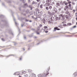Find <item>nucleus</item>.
<instances>
[{
  "instance_id": "1",
  "label": "nucleus",
  "mask_w": 77,
  "mask_h": 77,
  "mask_svg": "<svg viewBox=\"0 0 77 77\" xmlns=\"http://www.w3.org/2000/svg\"><path fill=\"white\" fill-rule=\"evenodd\" d=\"M49 73H48V72H47V73H44L42 74V75L40 76H41V77H45L47 76V75H48Z\"/></svg>"
},
{
  "instance_id": "2",
  "label": "nucleus",
  "mask_w": 77,
  "mask_h": 77,
  "mask_svg": "<svg viewBox=\"0 0 77 77\" xmlns=\"http://www.w3.org/2000/svg\"><path fill=\"white\" fill-rule=\"evenodd\" d=\"M2 21H3L4 22H5V23H6L5 26H7L8 25V22L6 21V20H2Z\"/></svg>"
},
{
  "instance_id": "3",
  "label": "nucleus",
  "mask_w": 77,
  "mask_h": 77,
  "mask_svg": "<svg viewBox=\"0 0 77 77\" xmlns=\"http://www.w3.org/2000/svg\"><path fill=\"white\" fill-rule=\"evenodd\" d=\"M73 75H74L75 77H77V72H75L74 73V74H73Z\"/></svg>"
},
{
  "instance_id": "4",
  "label": "nucleus",
  "mask_w": 77,
  "mask_h": 77,
  "mask_svg": "<svg viewBox=\"0 0 77 77\" xmlns=\"http://www.w3.org/2000/svg\"><path fill=\"white\" fill-rule=\"evenodd\" d=\"M5 16H3V15H0V18H3Z\"/></svg>"
},
{
  "instance_id": "5",
  "label": "nucleus",
  "mask_w": 77,
  "mask_h": 77,
  "mask_svg": "<svg viewBox=\"0 0 77 77\" xmlns=\"http://www.w3.org/2000/svg\"><path fill=\"white\" fill-rule=\"evenodd\" d=\"M18 31H19V33L17 35V36H18V35H20V34L21 33V32H20V28H19V27H18Z\"/></svg>"
},
{
  "instance_id": "6",
  "label": "nucleus",
  "mask_w": 77,
  "mask_h": 77,
  "mask_svg": "<svg viewBox=\"0 0 77 77\" xmlns=\"http://www.w3.org/2000/svg\"><path fill=\"white\" fill-rule=\"evenodd\" d=\"M14 21L15 24L16 25H17V24L18 25V23H17L16 21H15V18H14Z\"/></svg>"
},
{
  "instance_id": "7",
  "label": "nucleus",
  "mask_w": 77,
  "mask_h": 77,
  "mask_svg": "<svg viewBox=\"0 0 77 77\" xmlns=\"http://www.w3.org/2000/svg\"><path fill=\"white\" fill-rule=\"evenodd\" d=\"M26 13V14H28V13H29V9H27V10L26 11H25Z\"/></svg>"
},
{
  "instance_id": "8",
  "label": "nucleus",
  "mask_w": 77,
  "mask_h": 77,
  "mask_svg": "<svg viewBox=\"0 0 77 77\" xmlns=\"http://www.w3.org/2000/svg\"><path fill=\"white\" fill-rule=\"evenodd\" d=\"M38 13H40V15H42V14H43V11H41L40 12L38 11Z\"/></svg>"
},
{
  "instance_id": "9",
  "label": "nucleus",
  "mask_w": 77,
  "mask_h": 77,
  "mask_svg": "<svg viewBox=\"0 0 77 77\" xmlns=\"http://www.w3.org/2000/svg\"><path fill=\"white\" fill-rule=\"evenodd\" d=\"M20 18L21 20H25V18H26V17L23 18L22 17H21Z\"/></svg>"
},
{
  "instance_id": "10",
  "label": "nucleus",
  "mask_w": 77,
  "mask_h": 77,
  "mask_svg": "<svg viewBox=\"0 0 77 77\" xmlns=\"http://www.w3.org/2000/svg\"><path fill=\"white\" fill-rule=\"evenodd\" d=\"M57 8H54V12H55L56 11H57Z\"/></svg>"
},
{
  "instance_id": "11",
  "label": "nucleus",
  "mask_w": 77,
  "mask_h": 77,
  "mask_svg": "<svg viewBox=\"0 0 77 77\" xmlns=\"http://www.w3.org/2000/svg\"><path fill=\"white\" fill-rule=\"evenodd\" d=\"M50 19L51 20V21H53V17H51Z\"/></svg>"
},
{
  "instance_id": "12",
  "label": "nucleus",
  "mask_w": 77,
  "mask_h": 77,
  "mask_svg": "<svg viewBox=\"0 0 77 77\" xmlns=\"http://www.w3.org/2000/svg\"><path fill=\"white\" fill-rule=\"evenodd\" d=\"M36 2H35V1H33L32 2V5H34V4H36Z\"/></svg>"
},
{
  "instance_id": "13",
  "label": "nucleus",
  "mask_w": 77,
  "mask_h": 77,
  "mask_svg": "<svg viewBox=\"0 0 77 77\" xmlns=\"http://www.w3.org/2000/svg\"><path fill=\"white\" fill-rule=\"evenodd\" d=\"M56 5H57V6H59V5H60V4L59 2L57 3Z\"/></svg>"
},
{
  "instance_id": "14",
  "label": "nucleus",
  "mask_w": 77,
  "mask_h": 77,
  "mask_svg": "<svg viewBox=\"0 0 77 77\" xmlns=\"http://www.w3.org/2000/svg\"><path fill=\"white\" fill-rule=\"evenodd\" d=\"M28 72H31V70L30 69H28Z\"/></svg>"
},
{
  "instance_id": "15",
  "label": "nucleus",
  "mask_w": 77,
  "mask_h": 77,
  "mask_svg": "<svg viewBox=\"0 0 77 77\" xmlns=\"http://www.w3.org/2000/svg\"><path fill=\"white\" fill-rule=\"evenodd\" d=\"M60 5H63V2H60Z\"/></svg>"
},
{
  "instance_id": "16",
  "label": "nucleus",
  "mask_w": 77,
  "mask_h": 77,
  "mask_svg": "<svg viewBox=\"0 0 77 77\" xmlns=\"http://www.w3.org/2000/svg\"><path fill=\"white\" fill-rule=\"evenodd\" d=\"M67 25H69V26H71V23H67Z\"/></svg>"
},
{
  "instance_id": "17",
  "label": "nucleus",
  "mask_w": 77,
  "mask_h": 77,
  "mask_svg": "<svg viewBox=\"0 0 77 77\" xmlns=\"http://www.w3.org/2000/svg\"><path fill=\"white\" fill-rule=\"evenodd\" d=\"M65 7H66V9H68V5H66L65 6Z\"/></svg>"
},
{
  "instance_id": "18",
  "label": "nucleus",
  "mask_w": 77,
  "mask_h": 77,
  "mask_svg": "<svg viewBox=\"0 0 77 77\" xmlns=\"http://www.w3.org/2000/svg\"><path fill=\"white\" fill-rule=\"evenodd\" d=\"M46 2V3H49V2H50V0H47Z\"/></svg>"
},
{
  "instance_id": "19",
  "label": "nucleus",
  "mask_w": 77,
  "mask_h": 77,
  "mask_svg": "<svg viewBox=\"0 0 77 77\" xmlns=\"http://www.w3.org/2000/svg\"><path fill=\"white\" fill-rule=\"evenodd\" d=\"M2 40V41H5V40L4 39V38H3L1 39Z\"/></svg>"
},
{
  "instance_id": "20",
  "label": "nucleus",
  "mask_w": 77,
  "mask_h": 77,
  "mask_svg": "<svg viewBox=\"0 0 77 77\" xmlns=\"http://www.w3.org/2000/svg\"><path fill=\"white\" fill-rule=\"evenodd\" d=\"M71 3H72L73 5H75V3L74 2H71Z\"/></svg>"
},
{
  "instance_id": "21",
  "label": "nucleus",
  "mask_w": 77,
  "mask_h": 77,
  "mask_svg": "<svg viewBox=\"0 0 77 77\" xmlns=\"http://www.w3.org/2000/svg\"><path fill=\"white\" fill-rule=\"evenodd\" d=\"M56 31V28L55 27L54 28V29L53 30L54 31Z\"/></svg>"
},
{
  "instance_id": "22",
  "label": "nucleus",
  "mask_w": 77,
  "mask_h": 77,
  "mask_svg": "<svg viewBox=\"0 0 77 77\" xmlns=\"http://www.w3.org/2000/svg\"><path fill=\"white\" fill-rule=\"evenodd\" d=\"M42 5H41L40 6V8L41 9H42Z\"/></svg>"
},
{
  "instance_id": "23",
  "label": "nucleus",
  "mask_w": 77,
  "mask_h": 77,
  "mask_svg": "<svg viewBox=\"0 0 77 77\" xmlns=\"http://www.w3.org/2000/svg\"><path fill=\"white\" fill-rule=\"evenodd\" d=\"M52 8V7L50 6L49 7V9H51Z\"/></svg>"
},
{
  "instance_id": "24",
  "label": "nucleus",
  "mask_w": 77,
  "mask_h": 77,
  "mask_svg": "<svg viewBox=\"0 0 77 77\" xmlns=\"http://www.w3.org/2000/svg\"><path fill=\"white\" fill-rule=\"evenodd\" d=\"M75 27H77V26L76 25L72 27V28H75Z\"/></svg>"
},
{
  "instance_id": "25",
  "label": "nucleus",
  "mask_w": 77,
  "mask_h": 77,
  "mask_svg": "<svg viewBox=\"0 0 77 77\" xmlns=\"http://www.w3.org/2000/svg\"><path fill=\"white\" fill-rule=\"evenodd\" d=\"M61 20H62V21H63L64 20H65V17H63L61 19Z\"/></svg>"
},
{
  "instance_id": "26",
  "label": "nucleus",
  "mask_w": 77,
  "mask_h": 77,
  "mask_svg": "<svg viewBox=\"0 0 77 77\" xmlns=\"http://www.w3.org/2000/svg\"><path fill=\"white\" fill-rule=\"evenodd\" d=\"M56 20H58V19H59V17H57L56 18H55Z\"/></svg>"
},
{
  "instance_id": "27",
  "label": "nucleus",
  "mask_w": 77,
  "mask_h": 77,
  "mask_svg": "<svg viewBox=\"0 0 77 77\" xmlns=\"http://www.w3.org/2000/svg\"><path fill=\"white\" fill-rule=\"evenodd\" d=\"M44 28L45 29H47V28H48V27L47 26H45L44 27Z\"/></svg>"
},
{
  "instance_id": "28",
  "label": "nucleus",
  "mask_w": 77,
  "mask_h": 77,
  "mask_svg": "<svg viewBox=\"0 0 77 77\" xmlns=\"http://www.w3.org/2000/svg\"><path fill=\"white\" fill-rule=\"evenodd\" d=\"M10 33L11 34L13 35H14V34H13V33H12V32H10Z\"/></svg>"
},
{
  "instance_id": "29",
  "label": "nucleus",
  "mask_w": 77,
  "mask_h": 77,
  "mask_svg": "<svg viewBox=\"0 0 77 77\" xmlns=\"http://www.w3.org/2000/svg\"><path fill=\"white\" fill-rule=\"evenodd\" d=\"M46 10H48V7H46Z\"/></svg>"
},
{
  "instance_id": "30",
  "label": "nucleus",
  "mask_w": 77,
  "mask_h": 77,
  "mask_svg": "<svg viewBox=\"0 0 77 77\" xmlns=\"http://www.w3.org/2000/svg\"><path fill=\"white\" fill-rule=\"evenodd\" d=\"M22 2L23 3H25V2H24V0H22Z\"/></svg>"
},
{
  "instance_id": "31",
  "label": "nucleus",
  "mask_w": 77,
  "mask_h": 77,
  "mask_svg": "<svg viewBox=\"0 0 77 77\" xmlns=\"http://www.w3.org/2000/svg\"><path fill=\"white\" fill-rule=\"evenodd\" d=\"M60 17H63V14H61L60 15Z\"/></svg>"
},
{
  "instance_id": "32",
  "label": "nucleus",
  "mask_w": 77,
  "mask_h": 77,
  "mask_svg": "<svg viewBox=\"0 0 77 77\" xmlns=\"http://www.w3.org/2000/svg\"><path fill=\"white\" fill-rule=\"evenodd\" d=\"M69 7H71V4H69Z\"/></svg>"
},
{
  "instance_id": "33",
  "label": "nucleus",
  "mask_w": 77,
  "mask_h": 77,
  "mask_svg": "<svg viewBox=\"0 0 77 77\" xmlns=\"http://www.w3.org/2000/svg\"><path fill=\"white\" fill-rule=\"evenodd\" d=\"M56 30H60V29H59V28H57L56 29Z\"/></svg>"
},
{
  "instance_id": "34",
  "label": "nucleus",
  "mask_w": 77,
  "mask_h": 77,
  "mask_svg": "<svg viewBox=\"0 0 77 77\" xmlns=\"http://www.w3.org/2000/svg\"><path fill=\"white\" fill-rule=\"evenodd\" d=\"M68 2H66L65 3V5H68Z\"/></svg>"
},
{
  "instance_id": "35",
  "label": "nucleus",
  "mask_w": 77,
  "mask_h": 77,
  "mask_svg": "<svg viewBox=\"0 0 77 77\" xmlns=\"http://www.w3.org/2000/svg\"><path fill=\"white\" fill-rule=\"evenodd\" d=\"M40 18V17H36V18H35V20H36V19H37V18Z\"/></svg>"
},
{
  "instance_id": "36",
  "label": "nucleus",
  "mask_w": 77,
  "mask_h": 77,
  "mask_svg": "<svg viewBox=\"0 0 77 77\" xmlns=\"http://www.w3.org/2000/svg\"><path fill=\"white\" fill-rule=\"evenodd\" d=\"M71 3V1H69L68 2V3L69 4H70V3Z\"/></svg>"
},
{
  "instance_id": "37",
  "label": "nucleus",
  "mask_w": 77,
  "mask_h": 77,
  "mask_svg": "<svg viewBox=\"0 0 77 77\" xmlns=\"http://www.w3.org/2000/svg\"><path fill=\"white\" fill-rule=\"evenodd\" d=\"M55 13H57V10H56V11H55Z\"/></svg>"
},
{
  "instance_id": "38",
  "label": "nucleus",
  "mask_w": 77,
  "mask_h": 77,
  "mask_svg": "<svg viewBox=\"0 0 77 77\" xmlns=\"http://www.w3.org/2000/svg\"><path fill=\"white\" fill-rule=\"evenodd\" d=\"M48 31H45V32L46 33H48Z\"/></svg>"
},
{
  "instance_id": "39",
  "label": "nucleus",
  "mask_w": 77,
  "mask_h": 77,
  "mask_svg": "<svg viewBox=\"0 0 77 77\" xmlns=\"http://www.w3.org/2000/svg\"><path fill=\"white\" fill-rule=\"evenodd\" d=\"M26 73V71H23L22 72V73Z\"/></svg>"
},
{
  "instance_id": "40",
  "label": "nucleus",
  "mask_w": 77,
  "mask_h": 77,
  "mask_svg": "<svg viewBox=\"0 0 77 77\" xmlns=\"http://www.w3.org/2000/svg\"><path fill=\"white\" fill-rule=\"evenodd\" d=\"M42 24H40L39 25V26L40 27H42Z\"/></svg>"
},
{
  "instance_id": "41",
  "label": "nucleus",
  "mask_w": 77,
  "mask_h": 77,
  "mask_svg": "<svg viewBox=\"0 0 77 77\" xmlns=\"http://www.w3.org/2000/svg\"><path fill=\"white\" fill-rule=\"evenodd\" d=\"M27 5V3H26L24 5V6H26V5Z\"/></svg>"
},
{
  "instance_id": "42",
  "label": "nucleus",
  "mask_w": 77,
  "mask_h": 77,
  "mask_svg": "<svg viewBox=\"0 0 77 77\" xmlns=\"http://www.w3.org/2000/svg\"><path fill=\"white\" fill-rule=\"evenodd\" d=\"M25 21H27V22L29 21V20H27V19H26V20H25Z\"/></svg>"
},
{
  "instance_id": "43",
  "label": "nucleus",
  "mask_w": 77,
  "mask_h": 77,
  "mask_svg": "<svg viewBox=\"0 0 77 77\" xmlns=\"http://www.w3.org/2000/svg\"><path fill=\"white\" fill-rule=\"evenodd\" d=\"M29 37H30V38H31V37H32V35H30L29 36Z\"/></svg>"
},
{
  "instance_id": "44",
  "label": "nucleus",
  "mask_w": 77,
  "mask_h": 77,
  "mask_svg": "<svg viewBox=\"0 0 77 77\" xmlns=\"http://www.w3.org/2000/svg\"><path fill=\"white\" fill-rule=\"evenodd\" d=\"M66 25L65 24H63V26H66Z\"/></svg>"
},
{
  "instance_id": "45",
  "label": "nucleus",
  "mask_w": 77,
  "mask_h": 77,
  "mask_svg": "<svg viewBox=\"0 0 77 77\" xmlns=\"http://www.w3.org/2000/svg\"><path fill=\"white\" fill-rule=\"evenodd\" d=\"M2 5L3 6H5V4L3 3H2Z\"/></svg>"
},
{
  "instance_id": "46",
  "label": "nucleus",
  "mask_w": 77,
  "mask_h": 77,
  "mask_svg": "<svg viewBox=\"0 0 77 77\" xmlns=\"http://www.w3.org/2000/svg\"><path fill=\"white\" fill-rule=\"evenodd\" d=\"M65 2H66V1H64V2H63V3H65Z\"/></svg>"
},
{
  "instance_id": "47",
  "label": "nucleus",
  "mask_w": 77,
  "mask_h": 77,
  "mask_svg": "<svg viewBox=\"0 0 77 77\" xmlns=\"http://www.w3.org/2000/svg\"><path fill=\"white\" fill-rule=\"evenodd\" d=\"M36 33L37 35H39V32H36Z\"/></svg>"
},
{
  "instance_id": "48",
  "label": "nucleus",
  "mask_w": 77,
  "mask_h": 77,
  "mask_svg": "<svg viewBox=\"0 0 77 77\" xmlns=\"http://www.w3.org/2000/svg\"><path fill=\"white\" fill-rule=\"evenodd\" d=\"M32 30H33V31H34V30H35V29H32Z\"/></svg>"
},
{
  "instance_id": "49",
  "label": "nucleus",
  "mask_w": 77,
  "mask_h": 77,
  "mask_svg": "<svg viewBox=\"0 0 77 77\" xmlns=\"http://www.w3.org/2000/svg\"><path fill=\"white\" fill-rule=\"evenodd\" d=\"M16 72H15L13 74V75H16Z\"/></svg>"
},
{
  "instance_id": "50",
  "label": "nucleus",
  "mask_w": 77,
  "mask_h": 77,
  "mask_svg": "<svg viewBox=\"0 0 77 77\" xmlns=\"http://www.w3.org/2000/svg\"><path fill=\"white\" fill-rule=\"evenodd\" d=\"M23 15H24V16H25V15H26V14H23Z\"/></svg>"
},
{
  "instance_id": "51",
  "label": "nucleus",
  "mask_w": 77,
  "mask_h": 77,
  "mask_svg": "<svg viewBox=\"0 0 77 77\" xmlns=\"http://www.w3.org/2000/svg\"><path fill=\"white\" fill-rule=\"evenodd\" d=\"M40 43H41V42H39V43H37V45H39V44H40Z\"/></svg>"
},
{
  "instance_id": "52",
  "label": "nucleus",
  "mask_w": 77,
  "mask_h": 77,
  "mask_svg": "<svg viewBox=\"0 0 77 77\" xmlns=\"http://www.w3.org/2000/svg\"><path fill=\"white\" fill-rule=\"evenodd\" d=\"M64 23H65V22H62V24H64Z\"/></svg>"
},
{
  "instance_id": "53",
  "label": "nucleus",
  "mask_w": 77,
  "mask_h": 77,
  "mask_svg": "<svg viewBox=\"0 0 77 77\" xmlns=\"http://www.w3.org/2000/svg\"><path fill=\"white\" fill-rule=\"evenodd\" d=\"M73 11L75 12V10H73Z\"/></svg>"
},
{
  "instance_id": "54",
  "label": "nucleus",
  "mask_w": 77,
  "mask_h": 77,
  "mask_svg": "<svg viewBox=\"0 0 77 77\" xmlns=\"http://www.w3.org/2000/svg\"><path fill=\"white\" fill-rule=\"evenodd\" d=\"M14 45H16V43H14Z\"/></svg>"
},
{
  "instance_id": "55",
  "label": "nucleus",
  "mask_w": 77,
  "mask_h": 77,
  "mask_svg": "<svg viewBox=\"0 0 77 77\" xmlns=\"http://www.w3.org/2000/svg\"><path fill=\"white\" fill-rule=\"evenodd\" d=\"M59 11H61V8H59Z\"/></svg>"
},
{
  "instance_id": "56",
  "label": "nucleus",
  "mask_w": 77,
  "mask_h": 77,
  "mask_svg": "<svg viewBox=\"0 0 77 77\" xmlns=\"http://www.w3.org/2000/svg\"><path fill=\"white\" fill-rule=\"evenodd\" d=\"M29 8H31V7H30V5L28 7Z\"/></svg>"
},
{
  "instance_id": "57",
  "label": "nucleus",
  "mask_w": 77,
  "mask_h": 77,
  "mask_svg": "<svg viewBox=\"0 0 77 77\" xmlns=\"http://www.w3.org/2000/svg\"><path fill=\"white\" fill-rule=\"evenodd\" d=\"M40 0H37V2H39V1H40Z\"/></svg>"
},
{
  "instance_id": "58",
  "label": "nucleus",
  "mask_w": 77,
  "mask_h": 77,
  "mask_svg": "<svg viewBox=\"0 0 77 77\" xmlns=\"http://www.w3.org/2000/svg\"><path fill=\"white\" fill-rule=\"evenodd\" d=\"M24 38L25 39H26V36H24Z\"/></svg>"
},
{
  "instance_id": "59",
  "label": "nucleus",
  "mask_w": 77,
  "mask_h": 77,
  "mask_svg": "<svg viewBox=\"0 0 77 77\" xmlns=\"http://www.w3.org/2000/svg\"><path fill=\"white\" fill-rule=\"evenodd\" d=\"M60 20V17H59L58 20Z\"/></svg>"
},
{
  "instance_id": "60",
  "label": "nucleus",
  "mask_w": 77,
  "mask_h": 77,
  "mask_svg": "<svg viewBox=\"0 0 77 77\" xmlns=\"http://www.w3.org/2000/svg\"><path fill=\"white\" fill-rule=\"evenodd\" d=\"M66 8H64V11H66Z\"/></svg>"
},
{
  "instance_id": "61",
  "label": "nucleus",
  "mask_w": 77,
  "mask_h": 77,
  "mask_svg": "<svg viewBox=\"0 0 77 77\" xmlns=\"http://www.w3.org/2000/svg\"><path fill=\"white\" fill-rule=\"evenodd\" d=\"M21 27H23V24H22L21 25Z\"/></svg>"
},
{
  "instance_id": "62",
  "label": "nucleus",
  "mask_w": 77,
  "mask_h": 77,
  "mask_svg": "<svg viewBox=\"0 0 77 77\" xmlns=\"http://www.w3.org/2000/svg\"><path fill=\"white\" fill-rule=\"evenodd\" d=\"M29 22H30V23H31V22H32V20H29Z\"/></svg>"
},
{
  "instance_id": "63",
  "label": "nucleus",
  "mask_w": 77,
  "mask_h": 77,
  "mask_svg": "<svg viewBox=\"0 0 77 77\" xmlns=\"http://www.w3.org/2000/svg\"><path fill=\"white\" fill-rule=\"evenodd\" d=\"M20 60H22L21 58H20Z\"/></svg>"
},
{
  "instance_id": "64",
  "label": "nucleus",
  "mask_w": 77,
  "mask_h": 77,
  "mask_svg": "<svg viewBox=\"0 0 77 77\" xmlns=\"http://www.w3.org/2000/svg\"><path fill=\"white\" fill-rule=\"evenodd\" d=\"M34 38H36V37L35 36L34 37Z\"/></svg>"
}]
</instances>
